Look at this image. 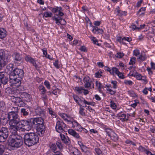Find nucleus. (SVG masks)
<instances>
[{"instance_id": "obj_6", "label": "nucleus", "mask_w": 155, "mask_h": 155, "mask_svg": "<svg viewBox=\"0 0 155 155\" xmlns=\"http://www.w3.org/2000/svg\"><path fill=\"white\" fill-rule=\"evenodd\" d=\"M43 117L35 118L31 119V121L33 125L36 127L44 126Z\"/></svg>"}, {"instance_id": "obj_15", "label": "nucleus", "mask_w": 155, "mask_h": 155, "mask_svg": "<svg viewBox=\"0 0 155 155\" xmlns=\"http://www.w3.org/2000/svg\"><path fill=\"white\" fill-rule=\"evenodd\" d=\"M32 123V122L31 121V120L30 121L29 120H21L20 123L19 124V126H18L19 127H25L26 126H29V124H31ZM29 128H30V126H28Z\"/></svg>"}, {"instance_id": "obj_20", "label": "nucleus", "mask_w": 155, "mask_h": 155, "mask_svg": "<svg viewBox=\"0 0 155 155\" xmlns=\"http://www.w3.org/2000/svg\"><path fill=\"white\" fill-rule=\"evenodd\" d=\"M30 126V128H29L28 126H26L24 127H18L17 129V131L18 132H24L25 130L27 131L30 130L32 128V126L31 124H29V126Z\"/></svg>"}, {"instance_id": "obj_25", "label": "nucleus", "mask_w": 155, "mask_h": 155, "mask_svg": "<svg viewBox=\"0 0 155 155\" xmlns=\"http://www.w3.org/2000/svg\"><path fill=\"white\" fill-rule=\"evenodd\" d=\"M14 65L13 64H9L6 66V71H8L11 73L14 70Z\"/></svg>"}, {"instance_id": "obj_21", "label": "nucleus", "mask_w": 155, "mask_h": 155, "mask_svg": "<svg viewBox=\"0 0 155 155\" xmlns=\"http://www.w3.org/2000/svg\"><path fill=\"white\" fill-rule=\"evenodd\" d=\"M0 132H1V134L5 136V137H8V136L9 131L8 129L7 128L2 127L0 130Z\"/></svg>"}, {"instance_id": "obj_5", "label": "nucleus", "mask_w": 155, "mask_h": 155, "mask_svg": "<svg viewBox=\"0 0 155 155\" xmlns=\"http://www.w3.org/2000/svg\"><path fill=\"white\" fill-rule=\"evenodd\" d=\"M10 58L8 51L0 50V69L10 61Z\"/></svg>"}, {"instance_id": "obj_40", "label": "nucleus", "mask_w": 155, "mask_h": 155, "mask_svg": "<svg viewBox=\"0 0 155 155\" xmlns=\"http://www.w3.org/2000/svg\"><path fill=\"white\" fill-rule=\"evenodd\" d=\"M94 150L96 153V155H101L103 154L102 151L99 148H95Z\"/></svg>"}, {"instance_id": "obj_39", "label": "nucleus", "mask_w": 155, "mask_h": 155, "mask_svg": "<svg viewBox=\"0 0 155 155\" xmlns=\"http://www.w3.org/2000/svg\"><path fill=\"white\" fill-rule=\"evenodd\" d=\"M60 116L64 120H67L68 118H69V117L67 114L64 113H60Z\"/></svg>"}, {"instance_id": "obj_36", "label": "nucleus", "mask_w": 155, "mask_h": 155, "mask_svg": "<svg viewBox=\"0 0 155 155\" xmlns=\"http://www.w3.org/2000/svg\"><path fill=\"white\" fill-rule=\"evenodd\" d=\"M119 72L118 69L117 68L113 67L111 71L110 74L113 75L114 73H115L117 74Z\"/></svg>"}, {"instance_id": "obj_8", "label": "nucleus", "mask_w": 155, "mask_h": 155, "mask_svg": "<svg viewBox=\"0 0 155 155\" xmlns=\"http://www.w3.org/2000/svg\"><path fill=\"white\" fill-rule=\"evenodd\" d=\"M84 87L87 88H94V84L90 78L88 76H85L83 79Z\"/></svg>"}, {"instance_id": "obj_57", "label": "nucleus", "mask_w": 155, "mask_h": 155, "mask_svg": "<svg viewBox=\"0 0 155 155\" xmlns=\"http://www.w3.org/2000/svg\"><path fill=\"white\" fill-rule=\"evenodd\" d=\"M130 28L131 29V30L134 31L135 29H138L139 27H137L134 24L131 25L130 26Z\"/></svg>"}, {"instance_id": "obj_58", "label": "nucleus", "mask_w": 155, "mask_h": 155, "mask_svg": "<svg viewBox=\"0 0 155 155\" xmlns=\"http://www.w3.org/2000/svg\"><path fill=\"white\" fill-rule=\"evenodd\" d=\"M83 127H82L80 124L77 126V127L75 128V129L79 131H82Z\"/></svg>"}, {"instance_id": "obj_2", "label": "nucleus", "mask_w": 155, "mask_h": 155, "mask_svg": "<svg viewBox=\"0 0 155 155\" xmlns=\"http://www.w3.org/2000/svg\"><path fill=\"white\" fill-rule=\"evenodd\" d=\"M24 142L25 144L30 147L36 144L39 141L38 135L35 133L30 132L25 134L24 136Z\"/></svg>"}, {"instance_id": "obj_60", "label": "nucleus", "mask_w": 155, "mask_h": 155, "mask_svg": "<svg viewBox=\"0 0 155 155\" xmlns=\"http://www.w3.org/2000/svg\"><path fill=\"white\" fill-rule=\"evenodd\" d=\"M124 41H127L128 42H130L132 41V38H131L124 37H123Z\"/></svg>"}, {"instance_id": "obj_52", "label": "nucleus", "mask_w": 155, "mask_h": 155, "mask_svg": "<svg viewBox=\"0 0 155 155\" xmlns=\"http://www.w3.org/2000/svg\"><path fill=\"white\" fill-rule=\"evenodd\" d=\"M117 41L121 43H122L123 44H125V43L124 41L123 38L120 37H118L117 38Z\"/></svg>"}, {"instance_id": "obj_35", "label": "nucleus", "mask_w": 155, "mask_h": 155, "mask_svg": "<svg viewBox=\"0 0 155 155\" xmlns=\"http://www.w3.org/2000/svg\"><path fill=\"white\" fill-rule=\"evenodd\" d=\"M137 149L140 151L141 152H145L146 154H147V152H149V151L146 149L145 147L142 146H140L137 148Z\"/></svg>"}, {"instance_id": "obj_19", "label": "nucleus", "mask_w": 155, "mask_h": 155, "mask_svg": "<svg viewBox=\"0 0 155 155\" xmlns=\"http://www.w3.org/2000/svg\"><path fill=\"white\" fill-rule=\"evenodd\" d=\"M92 31L94 34L97 33L98 34H103V31L101 29L98 28L96 26H93L92 27Z\"/></svg>"}, {"instance_id": "obj_42", "label": "nucleus", "mask_w": 155, "mask_h": 155, "mask_svg": "<svg viewBox=\"0 0 155 155\" xmlns=\"http://www.w3.org/2000/svg\"><path fill=\"white\" fill-rule=\"evenodd\" d=\"M5 105L4 102L3 101H0V112L4 110L5 108Z\"/></svg>"}, {"instance_id": "obj_38", "label": "nucleus", "mask_w": 155, "mask_h": 155, "mask_svg": "<svg viewBox=\"0 0 155 155\" xmlns=\"http://www.w3.org/2000/svg\"><path fill=\"white\" fill-rule=\"evenodd\" d=\"M138 59H139L140 61H144L146 59L145 54H141L140 55V56L137 58Z\"/></svg>"}, {"instance_id": "obj_43", "label": "nucleus", "mask_w": 155, "mask_h": 155, "mask_svg": "<svg viewBox=\"0 0 155 155\" xmlns=\"http://www.w3.org/2000/svg\"><path fill=\"white\" fill-rule=\"evenodd\" d=\"M12 111L9 112L8 113H13L17 114L18 110V107H13L12 109Z\"/></svg>"}, {"instance_id": "obj_41", "label": "nucleus", "mask_w": 155, "mask_h": 155, "mask_svg": "<svg viewBox=\"0 0 155 155\" xmlns=\"http://www.w3.org/2000/svg\"><path fill=\"white\" fill-rule=\"evenodd\" d=\"M48 109L49 110V112L50 114L53 117H56V115L55 113L53 111L52 109L50 108H48Z\"/></svg>"}, {"instance_id": "obj_56", "label": "nucleus", "mask_w": 155, "mask_h": 155, "mask_svg": "<svg viewBox=\"0 0 155 155\" xmlns=\"http://www.w3.org/2000/svg\"><path fill=\"white\" fill-rule=\"evenodd\" d=\"M60 25H65L66 24V22L65 21V19H63L61 18V19L59 22Z\"/></svg>"}, {"instance_id": "obj_23", "label": "nucleus", "mask_w": 155, "mask_h": 155, "mask_svg": "<svg viewBox=\"0 0 155 155\" xmlns=\"http://www.w3.org/2000/svg\"><path fill=\"white\" fill-rule=\"evenodd\" d=\"M81 148L82 152H84L86 154L89 155L91 154V152L89 148L84 145Z\"/></svg>"}, {"instance_id": "obj_48", "label": "nucleus", "mask_w": 155, "mask_h": 155, "mask_svg": "<svg viewBox=\"0 0 155 155\" xmlns=\"http://www.w3.org/2000/svg\"><path fill=\"white\" fill-rule=\"evenodd\" d=\"M107 92L111 95H114L115 94L116 91H113L110 89H107Z\"/></svg>"}, {"instance_id": "obj_3", "label": "nucleus", "mask_w": 155, "mask_h": 155, "mask_svg": "<svg viewBox=\"0 0 155 155\" xmlns=\"http://www.w3.org/2000/svg\"><path fill=\"white\" fill-rule=\"evenodd\" d=\"M73 98L77 103L79 106V113L81 116H85V113L84 112V109L83 107H87L86 104L91 105V103L87 101L84 99L80 98L76 95H73Z\"/></svg>"}, {"instance_id": "obj_27", "label": "nucleus", "mask_w": 155, "mask_h": 155, "mask_svg": "<svg viewBox=\"0 0 155 155\" xmlns=\"http://www.w3.org/2000/svg\"><path fill=\"white\" fill-rule=\"evenodd\" d=\"M61 8V7L56 6L54 8L51 7L50 9L53 13H56L58 12Z\"/></svg>"}, {"instance_id": "obj_29", "label": "nucleus", "mask_w": 155, "mask_h": 155, "mask_svg": "<svg viewBox=\"0 0 155 155\" xmlns=\"http://www.w3.org/2000/svg\"><path fill=\"white\" fill-rule=\"evenodd\" d=\"M52 15L53 14L51 12H46L44 13L43 16V17L51 18L52 17Z\"/></svg>"}, {"instance_id": "obj_61", "label": "nucleus", "mask_w": 155, "mask_h": 155, "mask_svg": "<svg viewBox=\"0 0 155 155\" xmlns=\"http://www.w3.org/2000/svg\"><path fill=\"white\" fill-rule=\"evenodd\" d=\"M118 76L119 77V78L121 79H124V76L123 75L122 73L120 72L119 71L118 72V73H117V74Z\"/></svg>"}, {"instance_id": "obj_26", "label": "nucleus", "mask_w": 155, "mask_h": 155, "mask_svg": "<svg viewBox=\"0 0 155 155\" xmlns=\"http://www.w3.org/2000/svg\"><path fill=\"white\" fill-rule=\"evenodd\" d=\"M49 146L50 148V150L53 152H55V151L57 149L56 145L54 143H50L49 144Z\"/></svg>"}, {"instance_id": "obj_17", "label": "nucleus", "mask_w": 155, "mask_h": 155, "mask_svg": "<svg viewBox=\"0 0 155 155\" xmlns=\"http://www.w3.org/2000/svg\"><path fill=\"white\" fill-rule=\"evenodd\" d=\"M60 136L63 142L66 145H69L71 143V141L68 137L65 136L63 134H60Z\"/></svg>"}, {"instance_id": "obj_46", "label": "nucleus", "mask_w": 155, "mask_h": 155, "mask_svg": "<svg viewBox=\"0 0 155 155\" xmlns=\"http://www.w3.org/2000/svg\"><path fill=\"white\" fill-rule=\"evenodd\" d=\"M136 60V58L135 57H132L130 60V61L129 62L130 65H133L135 64V61Z\"/></svg>"}, {"instance_id": "obj_49", "label": "nucleus", "mask_w": 155, "mask_h": 155, "mask_svg": "<svg viewBox=\"0 0 155 155\" xmlns=\"http://www.w3.org/2000/svg\"><path fill=\"white\" fill-rule=\"evenodd\" d=\"M44 85L48 89H50L51 88L49 82L47 81H45L44 83Z\"/></svg>"}, {"instance_id": "obj_11", "label": "nucleus", "mask_w": 155, "mask_h": 155, "mask_svg": "<svg viewBox=\"0 0 155 155\" xmlns=\"http://www.w3.org/2000/svg\"><path fill=\"white\" fill-rule=\"evenodd\" d=\"M66 127V124L62 120L58 121L56 123L55 128L57 132L59 133L62 132L64 129Z\"/></svg>"}, {"instance_id": "obj_55", "label": "nucleus", "mask_w": 155, "mask_h": 155, "mask_svg": "<svg viewBox=\"0 0 155 155\" xmlns=\"http://www.w3.org/2000/svg\"><path fill=\"white\" fill-rule=\"evenodd\" d=\"M72 127L73 128H75L79 124L76 121H74L72 122Z\"/></svg>"}, {"instance_id": "obj_47", "label": "nucleus", "mask_w": 155, "mask_h": 155, "mask_svg": "<svg viewBox=\"0 0 155 155\" xmlns=\"http://www.w3.org/2000/svg\"><path fill=\"white\" fill-rule=\"evenodd\" d=\"M124 83L126 85H132L133 83V82L130 80H125L124 81Z\"/></svg>"}, {"instance_id": "obj_10", "label": "nucleus", "mask_w": 155, "mask_h": 155, "mask_svg": "<svg viewBox=\"0 0 155 155\" xmlns=\"http://www.w3.org/2000/svg\"><path fill=\"white\" fill-rule=\"evenodd\" d=\"M9 82L15 85L16 86L18 87L21 84V79L20 78L12 76H9Z\"/></svg>"}, {"instance_id": "obj_62", "label": "nucleus", "mask_w": 155, "mask_h": 155, "mask_svg": "<svg viewBox=\"0 0 155 155\" xmlns=\"http://www.w3.org/2000/svg\"><path fill=\"white\" fill-rule=\"evenodd\" d=\"M54 66L57 68H59V66H58V60H56L55 62L54 63Z\"/></svg>"}, {"instance_id": "obj_37", "label": "nucleus", "mask_w": 155, "mask_h": 155, "mask_svg": "<svg viewBox=\"0 0 155 155\" xmlns=\"http://www.w3.org/2000/svg\"><path fill=\"white\" fill-rule=\"evenodd\" d=\"M96 84L97 87L98 91L100 92H101V88L102 85L100 82L98 81H96Z\"/></svg>"}, {"instance_id": "obj_28", "label": "nucleus", "mask_w": 155, "mask_h": 155, "mask_svg": "<svg viewBox=\"0 0 155 155\" xmlns=\"http://www.w3.org/2000/svg\"><path fill=\"white\" fill-rule=\"evenodd\" d=\"M118 116L120 117H121L120 119V120L124 122L126 120H127L128 118H126V115L124 114H119Z\"/></svg>"}, {"instance_id": "obj_45", "label": "nucleus", "mask_w": 155, "mask_h": 155, "mask_svg": "<svg viewBox=\"0 0 155 155\" xmlns=\"http://www.w3.org/2000/svg\"><path fill=\"white\" fill-rule=\"evenodd\" d=\"M124 55V54L122 52H117L116 54V57L118 58H121Z\"/></svg>"}, {"instance_id": "obj_13", "label": "nucleus", "mask_w": 155, "mask_h": 155, "mask_svg": "<svg viewBox=\"0 0 155 155\" xmlns=\"http://www.w3.org/2000/svg\"><path fill=\"white\" fill-rule=\"evenodd\" d=\"M12 56L13 58L14 63L15 64H18L21 60V55L18 52L14 53Z\"/></svg>"}, {"instance_id": "obj_22", "label": "nucleus", "mask_w": 155, "mask_h": 155, "mask_svg": "<svg viewBox=\"0 0 155 155\" xmlns=\"http://www.w3.org/2000/svg\"><path fill=\"white\" fill-rule=\"evenodd\" d=\"M7 31L4 28H0V38L3 39L7 35Z\"/></svg>"}, {"instance_id": "obj_7", "label": "nucleus", "mask_w": 155, "mask_h": 155, "mask_svg": "<svg viewBox=\"0 0 155 155\" xmlns=\"http://www.w3.org/2000/svg\"><path fill=\"white\" fill-rule=\"evenodd\" d=\"M24 71L22 69L15 68L12 72L10 73L9 75L15 76V77L18 76V77L22 78L24 76Z\"/></svg>"}, {"instance_id": "obj_14", "label": "nucleus", "mask_w": 155, "mask_h": 155, "mask_svg": "<svg viewBox=\"0 0 155 155\" xmlns=\"http://www.w3.org/2000/svg\"><path fill=\"white\" fill-rule=\"evenodd\" d=\"M35 113L37 115H39L43 118L45 117V111L40 107H38L35 109Z\"/></svg>"}, {"instance_id": "obj_32", "label": "nucleus", "mask_w": 155, "mask_h": 155, "mask_svg": "<svg viewBox=\"0 0 155 155\" xmlns=\"http://www.w3.org/2000/svg\"><path fill=\"white\" fill-rule=\"evenodd\" d=\"M131 76L135 77L138 80H140L142 78H144V77L142 76L140 74H138L136 73L135 74H132Z\"/></svg>"}, {"instance_id": "obj_1", "label": "nucleus", "mask_w": 155, "mask_h": 155, "mask_svg": "<svg viewBox=\"0 0 155 155\" xmlns=\"http://www.w3.org/2000/svg\"><path fill=\"white\" fill-rule=\"evenodd\" d=\"M8 118L9 120L10 131L12 134H15L21 120L18 114L15 113H8Z\"/></svg>"}, {"instance_id": "obj_12", "label": "nucleus", "mask_w": 155, "mask_h": 155, "mask_svg": "<svg viewBox=\"0 0 155 155\" xmlns=\"http://www.w3.org/2000/svg\"><path fill=\"white\" fill-rule=\"evenodd\" d=\"M11 99L12 101L16 104L19 107H21L25 105L24 103L19 97L12 96Z\"/></svg>"}, {"instance_id": "obj_51", "label": "nucleus", "mask_w": 155, "mask_h": 155, "mask_svg": "<svg viewBox=\"0 0 155 155\" xmlns=\"http://www.w3.org/2000/svg\"><path fill=\"white\" fill-rule=\"evenodd\" d=\"M117 82L115 81H111V84L113 85V87L115 89L117 87Z\"/></svg>"}, {"instance_id": "obj_59", "label": "nucleus", "mask_w": 155, "mask_h": 155, "mask_svg": "<svg viewBox=\"0 0 155 155\" xmlns=\"http://www.w3.org/2000/svg\"><path fill=\"white\" fill-rule=\"evenodd\" d=\"M91 38L94 44H96L97 43V44H98V41L95 37H92Z\"/></svg>"}, {"instance_id": "obj_31", "label": "nucleus", "mask_w": 155, "mask_h": 155, "mask_svg": "<svg viewBox=\"0 0 155 155\" xmlns=\"http://www.w3.org/2000/svg\"><path fill=\"white\" fill-rule=\"evenodd\" d=\"M38 89L40 91H41V94H45L46 90L45 87L44 86L41 85L39 86L38 87Z\"/></svg>"}, {"instance_id": "obj_53", "label": "nucleus", "mask_w": 155, "mask_h": 155, "mask_svg": "<svg viewBox=\"0 0 155 155\" xmlns=\"http://www.w3.org/2000/svg\"><path fill=\"white\" fill-rule=\"evenodd\" d=\"M133 53L134 55L136 57L139 55L140 54V51L138 50H134L133 51Z\"/></svg>"}, {"instance_id": "obj_4", "label": "nucleus", "mask_w": 155, "mask_h": 155, "mask_svg": "<svg viewBox=\"0 0 155 155\" xmlns=\"http://www.w3.org/2000/svg\"><path fill=\"white\" fill-rule=\"evenodd\" d=\"M18 134V131H17L16 134H12V137L9 139V145L12 147L18 148L23 144L22 137Z\"/></svg>"}, {"instance_id": "obj_34", "label": "nucleus", "mask_w": 155, "mask_h": 155, "mask_svg": "<svg viewBox=\"0 0 155 155\" xmlns=\"http://www.w3.org/2000/svg\"><path fill=\"white\" fill-rule=\"evenodd\" d=\"M21 113L22 115L23 116H26L28 114V110L24 108L21 109Z\"/></svg>"}, {"instance_id": "obj_18", "label": "nucleus", "mask_w": 155, "mask_h": 155, "mask_svg": "<svg viewBox=\"0 0 155 155\" xmlns=\"http://www.w3.org/2000/svg\"><path fill=\"white\" fill-rule=\"evenodd\" d=\"M68 133L72 135L76 138L78 139L80 138L79 134L77 133L75 130L72 129H70L68 130Z\"/></svg>"}, {"instance_id": "obj_63", "label": "nucleus", "mask_w": 155, "mask_h": 155, "mask_svg": "<svg viewBox=\"0 0 155 155\" xmlns=\"http://www.w3.org/2000/svg\"><path fill=\"white\" fill-rule=\"evenodd\" d=\"M41 95H42L41 97L42 99V100L45 103L47 100V96L46 95H45V94Z\"/></svg>"}, {"instance_id": "obj_9", "label": "nucleus", "mask_w": 155, "mask_h": 155, "mask_svg": "<svg viewBox=\"0 0 155 155\" xmlns=\"http://www.w3.org/2000/svg\"><path fill=\"white\" fill-rule=\"evenodd\" d=\"M25 59L27 62L31 64L36 69L40 68V67H38L37 63V61L31 57L29 55H26L25 57Z\"/></svg>"}, {"instance_id": "obj_44", "label": "nucleus", "mask_w": 155, "mask_h": 155, "mask_svg": "<svg viewBox=\"0 0 155 155\" xmlns=\"http://www.w3.org/2000/svg\"><path fill=\"white\" fill-rule=\"evenodd\" d=\"M1 133L0 132V142H4L5 141L7 138L5 137V136L1 134Z\"/></svg>"}, {"instance_id": "obj_64", "label": "nucleus", "mask_w": 155, "mask_h": 155, "mask_svg": "<svg viewBox=\"0 0 155 155\" xmlns=\"http://www.w3.org/2000/svg\"><path fill=\"white\" fill-rule=\"evenodd\" d=\"M111 106L113 109H116V104L114 102L111 101L110 102Z\"/></svg>"}, {"instance_id": "obj_30", "label": "nucleus", "mask_w": 155, "mask_h": 155, "mask_svg": "<svg viewBox=\"0 0 155 155\" xmlns=\"http://www.w3.org/2000/svg\"><path fill=\"white\" fill-rule=\"evenodd\" d=\"M83 87H75L74 90L78 94H81L83 93Z\"/></svg>"}, {"instance_id": "obj_54", "label": "nucleus", "mask_w": 155, "mask_h": 155, "mask_svg": "<svg viewBox=\"0 0 155 155\" xmlns=\"http://www.w3.org/2000/svg\"><path fill=\"white\" fill-rule=\"evenodd\" d=\"M63 10L62 8H61V9L60 10V11L58 12V14L56 15L58 16V17H61L64 15V14L62 12Z\"/></svg>"}, {"instance_id": "obj_16", "label": "nucleus", "mask_w": 155, "mask_h": 155, "mask_svg": "<svg viewBox=\"0 0 155 155\" xmlns=\"http://www.w3.org/2000/svg\"><path fill=\"white\" fill-rule=\"evenodd\" d=\"M36 130L38 134L40 136H42L45 130V126L44 125L37 127Z\"/></svg>"}, {"instance_id": "obj_50", "label": "nucleus", "mask_w": 155, "mask_h": 155, "mask_svg": "<svg viewBox=\"0 0 155 155\" xmlns=\"http://www.w3.org/2000/svg\"><path fill=\"white\" fill-rule=\"evenodd\" d=\"M128 93L131 97H135L136 96V94L133 91H128Z\"/></svg>"}, {"instance_id": "obj_33", "label": "nucleus", "mask_w": 155, "mask_h": 155, "mask_svg": "<svg viewBox=\"0 0 155 155\" xmlns=\"http://www.w3.org/2000/svg\"><path fill=\"white\" fill-rule=\"evenodd\" d=\"M3 74V77L2 79V84H6L8 82V78L5 76V74Z\"/></svg>"}, {"instance_id": "obj_24", "label": "nucleus", "mask_w": 155, "mask_h": 155, "mask_svg": "<svg viewBox=\"0 0 155 155\" xmlns=\"http://www.w3.org/2000/svg\"><path fill=\"white\" fill-rule=\"evenodd\" d=\"M110 135V137L111 140L115 142L116 141L118 140V137L117 135L114 132H111Z\"/></svg>"}]
</instances>
